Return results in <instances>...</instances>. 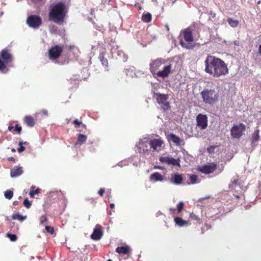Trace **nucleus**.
<instances>
[{
  "instance_id": "nucleus-1",
  "label": "nucleus",
  "mask_w": 261,
  "mask_h": 261,
  "mask_svg": "<svg viewBox=\"0 0 261 261\" xmlns=\"http://www.w3.org/2000/svg\"><path fill=\"white\" fill-rule=\"evenodd\" d=\"M204 65L205 72L215 77L225 76L229 72L227 65L224 61L210 55L206 57Z\"/></svg>"
},
{
  "instance_id": "nucleus-2",
  "label": "nucleus",
  "mask_w": 261,
  "mask_h": 261,
  "mask_svg": "<svg viewBox=\"0 0 261 261\" xmlns=\"http://www.w3.org/2000/svg\"><path fill=\"white\" fill-rule=\"evenodd\" d=\"M165 60L158 58L152 60L149 64V70L154 77H160L163 79L167 77L172 73V66H165Z\"/></svg>"
},
{
  "instance_id": "nucleus-3",
  "label": "nucleus",
  "mask_w": 261,
  "mask_h": 261,
  "mask_svg": "<svg viewBox=\"0 0 261 261\" xmlns=\"http://www.w3.org/2000/svg\"><path fill=\"white\" fill-rule=\"evenodd\" d=\"M66 11L64 4L62 2L58 3L54 5L49 13V19L58 24H62L64 22Z\"/></svg>"
},
{
  "instance_id": "nucleus-4",
  "label": "nucleus",
  "mask_w": 261,
  "mask_h": 261,
  "mask_svg": "<svg viewBox=\"0 0 261 261\" xmlns=\"http://www.w3.org/2000/svg\"><path fill=\"white\" fill-rule=\"evenodd\" d=\"M201 96L203 101L207 105H213L219 99V93L215 90L204 89L200 92Z\"/></svg>"
},
{
  "instance_id": "nucleus-5",
  "label": "nucleus",
  "mask_w": 261,
  "mask_h": 261,
  "mask_svg": "<svg viewBox=\"0 0 261 261\" xmlns=\"http://www.w3.org/2000/svg\"><path fill=\"white\" fill-rule=\"evenodd\" d=\"M13 60L12 55L9 49L5 48L1 52L0 55V71L6 73L8 71L7 65Z\"/></svg>"
},
{
  "instance_id": "nucleus-6",
  "label": "nucleus",
  "mask_w": 261,
  "mask_h": 261,
  "mask_svg": "<svg viewBox=\"0 0 261 261\" xmlns=\"http://www.w3.org/2000/svg\"><path fill=\"white\" fill-rule=\"evenodd\" d=\"M150 148L149 147V138H144L140 140L138 145V152L143 155H149Z\"/></svg>"
},
{
  "instance_id": "nucleus-7",
  "label": "nucleus",
  "mask_w": 261,
  "mask_h": 261,
  "mask_svg": "<svg viewBox=\"0 0 261 261\" xmlns=\"http://www.w3.org/2000/svg\"><path fill=\"white\" fill-rule=\"evenodd\" d=\"M64 46L56 45L52 46L48 51V58L50 60H57L61 55Z\"/></svg>"
},
{
  "instance_id": "nucleus-8",
  "label": "nucleus",
  "mask_w": 261,
  "mask_h": 261,
  "mask_svg": "<svg viewBox=\"0 0 261 261\" xmlns=\"http://www.w3.org/2000/svg\"><path fill=\"white\" fill-rule=\"evenodd\" d=\"M245 129L246 126L242 123H240L239 125H233L230 129L231 137L235 139L240 138Z\"/></svg>"
},
{
  "instance_id": "nucleus-9",
  "label": "nucleus",
  "mask_w": 261,
  "mask_h": 261,
  "mask_svg": "<svg viewBox=\"0 0 261 261\" xmlns=\"http://www.w3.org/2000/svg\"><path fill=\"white\" fill-rule=\"evenodd\" d=\"M164 144V141L161 137L158 139H149V147L152 151H161L163 148Z\"/></svg>"
},
{
  "instance_id": "nucleus-10",
  "label": "nucleus",
  "mask_w": 261,
  "mask_h": 261,
  "mask_svg": "<svg viewBox=\"0 0 261 261\" xmlns=\"http://www.w3.org/2000/svg\"><path fill=\"white\" fill-rule=\"evenodd\" d=\"M155 98L157 102L159 104H162V108L164 110H167L170 108V103L167 101L169 98L167 94L156 93Z\"/></svg>"
},
{
  "instance_id": "nucleus-11",
  "label": "nucleus",
  "mask_w": 261,
  "mask_h": 261,
  "mask_svg": "<svg viewBox=\"0 0 261 261\" xmlns=\"http://www.w3.org/2000/svg\"><path fill=\"white\" fill-rule=\"evenodd\" d=\"M27 22L30 27L37 28L41 24L42 19L38 16L31 15L28 17Z\"/></svg>"
},
{
  "instance_id": "nucleus-12",
  "label": "nucleus",
  "mask_w": 261,
  "mask_h": 261,
  "mask_svg": "<svg viewBox=\"0 0 261 261\" xmlns=\"http://www.w3.org/2000/svg\"><path fill=\"white\" fill-rule=\"evenodd\" d=\"M197 126L201 129H204L207 126L208 118L206 115L199 114L196 117Z\"/></svg>"
},
{
  "instance_id": "nucleus-13",
  "label": "nucleus",
  "mask_w": 261,
  "mask_h": 261,
  "mask_svg": "<svg viewBox=\"0 0 261 261\" xmlns=\"http://www.w3.org/2000/svg\"><path fill=\"white\" fill-rule=\"evenodd\" d=\"M166 138L169 143L172 142L174 145L177 146L184 145L185 144L184 140L174 134L170 133L168 134Z\"/></svg>"
},
{
  "instance_id": "nucleus-14",
  "label": "nucleus",
  "mask_w": 261,
  "mask_h": 261,
  "mask_svg": "<svg viewBox=\"0 0 261 261\" xmlns=\"http://www.w3.org/2000/svg\"><path fill=\"white\" fill-rule=\"evenodd\" d=\"M217 168V165L215 163H212L208 165H205L200 167L198 171L205 174H209L213 173Z\"/></svg>"
},
{
  "instance_id": "nucleus-15",
  "label": "nucleus",
  "mask_w": 261,
  "mask_h": 261,
  "mask_svg": "<svg viewBox=\"0 0 261 261\" xmlns=\"http://www.w3.org/2000/svg\"><path fill=\"white\" fill-rule=\"evenodd\" d=\"M102 226L99 224H97L94 228L93 233L91 234V238L95 241L99 240L103 236Z\"/></svg>"
},
{
  "instance_id": "nucleus-16",
  "label": "nucleus",
  "mask_w": 261,
  "mask_h": 261,
  "mask_svg": "<svg viewBox=\"0 0 261 261\" xmlns=\"http://www.w3.org/2000/svg\"><path fill=\"white\" fill-rule=\"evenodd\" d=\"M160 161L162 163H165L168 165L178 166L180 167L179 159L176 160L169 156L161 157Z\"/></svg>"
},
{
  "instance_id": "nucleus-17",
  "label": "nucleus",
  "mask_w": 261,
  "mask_h": 261,
  "mask_svg": "<svg viewBox=\"0 0 261 261\" xmlns=\"http://www.w3.org/2000/svg\"><path fill=\"white\" fill-rule=\"evenodd\" d=\"M183 37L186 42H190L194 40L192 32L190 29H186L183 31Z\"/></svg>"
},
{
  "instance_id": "nucleus-18",
  "label": "nucleus",
  "mask_w": 261,
  "mask_h": 261,
  "mask_svg": "<svg viewBox=\"0 0 261 261\" xmlns=\"http://www.w3.org/2000/svg\"><path fill=\"white\" fill-rule=\"evenodd\" d=\"M23 173L22 167L20 166H14L10 172V175L12 177H16L20 175Z\"/></svg>"
},
{
  "instance_id": "nucleus-19",
  "label": "nucleus",
  "mask_w": 261,
  "mask_h": 261,
  "mask_svg": "<svg viewBox=\"0 0 261 261\" xmlns=\"http://www.w3.org/2000/svg\"><path fill=\"white\" fill-rule=\"evenodd\" d=\"M182 180L183 178L181 174L174 173L172 175L170 181L175 185H179L182 182Z\"/></svg>"
},
{
  "instance_id": "nucleus-20",
  "label": "nucleus",
  "mask_w": 261,
  "mask_h": 261,
  "mask_svg": "<svg viewBox=\"0 0 261 261\" xmlns=\"http://www.w3.org/2000/svg\"><path fill=\"white\" fill-rule=\"evenodd\" d=\"M150 180L153 181H162L164 179L163 176L159 172H156L150 175Z\"/></svg>"
},
{
  "instance_id": "nucleus-21",
  "label": "nucleus",
  "mask_w": 261,
  "mask_h": 261,
  "mask_svg": "<svg viewBox=\"0 0 261 261\" xmlns=\"http://www.w3.org/2000/svg\"><path fill=\"white\" fill-rule=\"evenodd\" d=\"M116 252L119 254H128L130 252V249L128 246L126 245L117 247L116 249Z\"/></svg>"
},
{
  "instance_id": "nucleus-22",
  "label": "nucleus",
  "mask_w": 261,
  "mask_h": 261,
  "mask_svg": "<svg viewBox=\"0 0 261 261\" xmlns=\"http://www.w3.org/2000/svg\"><path fill=\"white\" fill-rule=\"evenodd\" d=\"M24 122L29 127H33L35 122L33 117L31 116H27L24 118Z\"/></svg>"
},
{
  "instance_id": "nucleus-23",
  "label": "nucleus",
  "mask_w": 261,
  "mask_h": 261,
  "mask_svg": "<svg viewBox=\"0 0 261 261\" xmlns=\"http://www.w3.org/2000/svg\"><path fill=\"white\" fill-rule=\"evenodd\" d=\"M174 222L179 227L187 225L189 223L188 221L183 220L180 217H175L174 218Z\"/></svg>"
},
{
  "instance_id": "nucleus-24",
  "label": "nucleus",
  "mask_w": 261,
  "mask_h": 261,
  "mask_svg": "<svg viewBox=\"0 0 261 261\" xmlns=\"http://www.w3.org/2000/svg\"><path fill=\"white\" fill-rule=\"evenodd\" d=\"M98 59L103 66H105L106 68H108V67H109L108 60L107 58H105V56H104V55L103 53H100V54L99 55V56H98Z\"/></svg>"
},
{
  "instance_id": "nucleus-25",
  "label": "nucleus",
  "mask_w": 261,
  "mask_h": 261,
  "mask_svg": "<svg viewBox=\"0 0 261 261\" xmlns=\"http://www.w3.org/2000/svg\"><path fill=\"white\" fill-rule=\"evenodd\" d=\"M87 139V136L79 134L77 135V142L75 143V145L80 144L82 145L84 142H86V140Z\"/></svg>"
},
{
  "instance_id": "nucleus-26",
  "label": "nucleus",
  "mask_w": 261,
  "mask_h": 261,
  "mask_svg": "<svg viewBox=\"0 0 261 261\" xmlns=\"http://www.w3.org/2000/svg\"><path fill=\"white\" fill-rule=\"evenodd\" d=\"M152 16L150 13L143 14L142 16V20L144 22H149L151 21Z\"/></svg>"
},
{
  "instance_id": "nucleus-27",
  "label": "nucleus",
  "mask_w": 261,
  "mask_h": 261,
  "mask_svg": "<svg viewBox=\"0 0 261 261\" xmlns=\"http://www.w3.org/2000/svg\"><path fill=\"white\" fill-rule=\"evenodd\" d=\"M259 138V130H255L252 135L251 140L252 143H255L258 141Z\"/></svg>"
},
{
  "instance_id": "nucleus-28",
  "label": "nucleus",
  "mask_w": 261,
  "mask_h": 261,
  "mask_svg": "<svg viewBox=\"0 0 261 261\" xmlns=\"http://www.w3.org/2000/svg\"><path fill=\"white\" fill-rule=\"evenodd\" d=\"M227 22L228 24L233 28L237 27L239 24V21L237 20H233L230 18L227 19Z\"/></svg>"
},
{
  "instance_id": "nucleus-29",
  "label": "nucleus",
  "mask_w": 261,
  "mask_h": 261,
  "mask_svg": "<svg viewBox=\"0 0 261 261\" xmlns=\"http://www.w3.org/2000/svg\"><path fill=\"white\" fill-rule=\"evenodd\" d=\"M35 188V186H32L31 188V190L29 192V195L31 197H34V194H38L40 193V190L39 188L36 189L35 190H34V189Z\"/></svg>"
},
{
  "instance_id": "nucleus-30",
  "label": "nucleus",
  "mask_w": 261,
  "mask_h": 261,
  "mask_svg": "<svg viewBox=\"0 0 261 261\" xmlns=\"http://www.w3.org/2000/svg\"><path fill=\"white\" fill-rule=\"evenodd\" d=\"M26 216H22L19 214H14L12 215V218L15 220H18L20 221H22L26 219Z\"/></svg>"
},
{
  "instance_id": "nucleus-31",
  "label": "nucleus",
  "mask_w": 261,
  "mask_h": 261,
  "mask_svg": "<svg viewBox=\"0 0 261 261\" xmlns=\"http://www.w3.org/2000/svg\"><path fill=\"white\" fill-rule=\"evenodd\" d=\"M190 218L192 221H196L197 223H200V219L199 217L194 213L190 215Z\"/></svg>"
},
{
  "instance_id": "nucleus-32",
  "label": "nucleus",
  "mask_w": 261,
  "mask_h": 261,
  "mask_svg": "<svg viewBox=\"0 0 261 261\" xmlns=\"http://www.w3.org/2000/svg\"><path fill=\"white\" fill-rule=\"evenodd\" d=\"M4 196L6 199H11L13 196V192L11 190H7L4 194Z\"/></svg>"
},
{
  "instance_id": "nucleus-33",
  "label": "nucleus",
  "mask_w": 261,
  "mask_h": 261,
  "mask_svg": "<svg viewBox=\"0 0 261 261\" xmlns=\"http://www.w3.org/2000/svg\"><path fill=\"white\" fill-rule=\"evenodd\" d=\"M198 176L196 175L192 174L190 176L189 180L190 183L192 184H196L198 180Z\"/></svg>"
},
{
  "instance_id": "nucleus-34",
  "label": "nucleus",
  "mask_w": 261,
  "mask_h": 261,
  "mask_svg": "<svg viewBox=\"0 0 261 261\" xmlns=\"http://www.w3.org/2000/svg\"><path fill=\"white\" fill-rule=\"evenodd\" d=\"M72 123H73V124H74L75 127L76 128H77V127H79L81 125H82V126H83V127H84V128H85V127H86V126L85 124H83V123H82V121H79V120L78 119H76L74 120Z\"/></svg>"
},
{
  "instance_id": "nucleus-35",
  "label": "nucleus",
  "mask_w": 261,
  "mask_h": 261,
  "mask_svg": "<svg viewBox=\"0 0 261 261\" xmlns=\"http://www.w3.org/2000/svg\"><path fill=\"white\" fill-rule=\"evenodd\" d=\"M7 237L10 239V240L11 241H13V242L16 241V240L17 239V236L15 234H11V233H8L7 234Z\"/></svg>"
},
{
  "instance_id": "nucleus-36",
  "label": "nucleus",
  "mask_w": 261,
  "mask_h": 261,
  "mask_svg": "<svg viewBox=\"0 0 261 261\" xmlns=\"http://www.w3.org/2000/svg\"><path fill=\"white\" fill-rule=\"evenodd\" d=\"M19 147L17 148V151L19 152H22L23 151H24L25 148L24 146H23V143L22 141L19 142Z\"/></svg>"
},
{
  "instance_id": "nucleus-37",
  "label": "nucleus",
  "mask_w": 261,
  "mask_h": 261,
  "mask_svg": "<svg viewBox=\"0 0 261 261\" xmlns=\"http://www.w3.org/2000/svg\"><path fill=\"white\" fill-rule=\"evenodd\" d=\"M184 206V203L182 201L180 202L177 205L178 213H179L181 212Z\"/></svg>"
},
{
  "instance_id": "nucleus-38",
  "label": "nucleus",
  "mask_w": 261,
  "mask_h": 261,
  "mask_svg": "<svg viewBox=\"0 0 261 261\" xmlns=\"http://www.w3.org/2000/svg\"><path fill=\"white\" fill-rule=\"evenodd\" d=\"M23 205L25 207L29 208L31 205V203L28 198H25L23 201Z\"/></svg>"
},
{
  "instance_id": "nucleus-39",
  "label": "nucleus",
  "mask_w": 261,
  "mask_h": 261,
  "mask_svg": "<svg viewBox=\"0 0 261 261\" xmlns=\"http://www.w3.org/2000/svg\"><path fill=\"white\" fill-rule=\"evenodd\" d=\"M45 229L48 232L50 233V234H53L54 232V228L52 226H46Z\"/></svg>"
},
{
  "instance_id": "nucleus-40",
  "label": "nucleus",
  "mask_w": 261,
  "mask_h": 261,
  "mask_svg": "<svg viewBox=\"0 0 261 261\" xmlns=\"http://www.w3.org/2000/svg\"><path fill=\"white\" fill-rule=\"evenodd\" d=\"M47 218L45 216H42L40 217V222L41 224L44 225L47 222Z\"/></svg>"
},
{
  "instance_id": "nucleus-41",
  "label": "nucleus",
  "mask_w": 261,
  "mask_h": 261,
  "mask_svg": "<svg viewBox=\"0 0 261 261\" xmlns=\"http://www.w3.org/2000/svg\"><path fill=\"white\" fill-rule=\"evenodd\" d=\"M179 43L182 47L188 49L190 48V46L187 43H185L182 39L180 40Z\"/></svg>"
},
{
  "instance_id": "nucleus-42",
  "label": "nucleus",
  "mask_w": 261,
  "mask_h": 261,
  "mask_svg": "<svg viewBox=\"0 0 261 261\" xmlns=\"http://www.w3.org/2000/svg\"><path fill=\"white\" fill-rule=\"evenodd\" d=\"M15 130L17 132L18 134H20L21 131L22 130V128L20 126L18 125V124H16L15 126L14 127Z\"/></svg>"
},
{
  "instance_id": "nucleus-43",
  "label": "nucleus",
  "mask_w": 261,
  "mask_h": 261,
  "mask_svg": "<svg viewBox=\"0 0 261 261\" xmlns=\"http://www.w3.org/2000/svg\"><path fill=\"white\" fill-rule=\"evenodd\" d=\"M105 189L101 188L99 189L98 193L100 196H102L103 195V193H105Z\"/></svg>"
},
{
  "instance_id": "nucleus-44",
  "label": "nucleus",
  "mask_w": 261,
  "mask_h": 261,
  "mask_svg": "<svg viewBox=\"0 0 261 261\" xmlns=\"http://www.w3.org/2000/svg\"><path fill=\"white\" fill-rule=\"evenodd\" d=\"M214 147L212 146L208 147L207 150L208 152L212 153L214 151Z\"/></svg>"
},
{
  "instance_id": "nucleus-45",
  "label": "nucleus",
  "mask_w": 261,
  "mask_h": 261,
  "mask_svg": "<svg viewBox=\"0 0 261 261\" xmlns=\"http://www.w3.org/2000/svg\"><path fill=\"white\" fill-rule=\"evenodd\" d=\"M8 161H10L11 162H13V163H14L15 161V160L14 158L13 157V156H11V157L8 158Z\"/></svg>"
},
{
  "instance_id": "nucleus-46",
  "label": "nucleus",
  "mask_w": 261,
  "mask_h": 261,
  "mask_svg": "<svg viewBox=\"0 0 261 261\" xmlns=\"http://www.w3.org/2000/svg\"><path fill=\"white\" fill-rule=\"evenodd\" d=\"M42 113L43 114H44V115H45V116H47V115H48V112H47V110H43L42 111Z\"/></svg>"
},
{
  "instance_id": "nucleus-47",
  "label": "nucleus",
  "mask_w": 261,
  "mask_h": 261,
  "mask_svg": "<svg viewBox=\"0 0 261 261\" xmlns=\"http://www.w3.org/2000/svg\"><path fill=\"white\" fill-rule=\"evenodd\" d=\"M14 128V126H9L8 128V129L9 130V131H11L13 128Z\"/></svg>"
},
{
  "instance_id": "nucleus-48",
  "label": "nucleus",
  "mask_w": 261,
  "mask_h": 261,
  "mask_svg": "<svg viewBox=\"0 0 261 261\" xmlns=\"http://www.w3.org/2000/svg\"><path fill=\"white\" fill-rule=\"evenodd\" d=\"M258 54L261 56V44L259 46Z\"/></svg>"
},
{
  "instance_id": "nucleus-49",
  "label": "nucleus",
  "mask_w": 261,
  "mask_h": 261,
  "mask_svg": "<svg viewBox=\"0 0 261 261\" xmlns=\"http://www.w3.org/2000/svg\"><path fill=\"white\" fill-rule=\"evenodd\" d=\"M114 206H115V205H114V204H113V203H111V204H110V207H111V208H113L114 207Z\"/></svg>"
},
{
  "instance_id": "nucleus-50",
  "label": "nucleus",
  "mask_w": 261,
  "mask_h": 261,
  "mask_svg": "<svg viewBox=\"0 0 261 261\" xmlns=\"http://www.w3.org/2000/svg\"><path fill=\"white\" fill-rule=\"evenodd\" d=\"M23 143V144H24V145H29V143L25 141V142H22Z\"/></svg>"
},
{
  "instance_id": "nucleus-51",
  "label": "nucleus",
  "mask_w": 261,
  "mask_h": 261,
  "mask_svg": "<svg viewBox=\"0 0 261 261\" xmlns=\"http://www.w3.org/2000/svg\"><path fill=\"white\" fill-rule=\"evenodd\" d=\"M12 152H15L16 151V149L15 148H12L11 149Z\"/></svg>"
},
{
  "instance_id": "nucleus-52",
  "label": "nucleus",
  "mask_w": 261,
  "mask_h": 261,
  "mask_svg": "<svg viewBox=\"0 0 261 261\" xmlns=\"http://www.w3.org/2000/svg\"><path fill=\"white\" fill-rule=\"evenodd\" d=\"M170 211H172V212H174L175 211V208H170Z\"/></svg>"
},
{
  "instance_id": "nucleus-53",
  "label": "nucleus",
  "mask_w": 261,
  "mask_h": 261,
  "mask_svg": "<svg viewBox=\"0 0 261 261\" xmlns=\"http://www.w3.org/2000/svg\"><path fill=\"white\" fill-rule=\"evenodd\" d=\"M257 3V4H259L260 3V1H258Z\"/></svg>"
},
{
  "instance_id": "nucleus-54",
  "label": "nucleus",
  "mask_w": 261,
  "mask_h": 261,
  "mask_svg": "<svg viewBox=\"0 0 261 261\" xmlns=\"http://www.w3.org/2000/svg\"><path fill=\"white\" fill-rule=\"evenodd\" d=\"M107 261H112L111 259H109L108 260H107Z\"/></svg>"
},
{
  "instance_id": "nucleus-55",
  "label": "nucleus",
  "mask_w": 261,
  "mask_h": 261,
  "mask_svg": "<svg viewBox=\"0 0 261 261\" xmlns=\"http://www.w3.org/2000/svg\"><path fill=\"white\" fill-rule=\"evenodd\" d=\"M139 9L140 10H141V7H139Z\"/></svg>"
},
{
  "instance_id": "nucleus-56",
  "label": "nucleus",
  "mask_w": 261,
  "mask_h": 261,
  "mask_svg": "<svg viewBox=\"0 0 261 261\" xmlns=\"http://www.w3.org/2000/svg\"><path fill=\"white\" fill-rule=\"evenodd\" d=\"M156 168L160 169V167H156Z\"/></svg>"
}]
</instances>
